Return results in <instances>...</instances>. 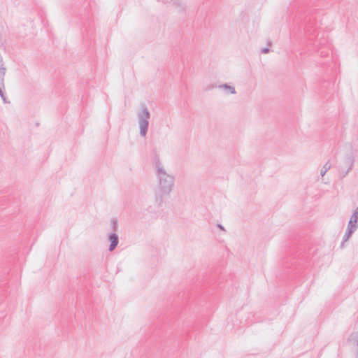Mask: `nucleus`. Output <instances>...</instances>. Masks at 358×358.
I'll use <instances>...</instances> for the list:
<instances>
[{
	"instance_id": "1",
	"label": "nucleus",
	"mask_w": 358,
	"mask_h": 358,
	"mask_svg": "<svg viewBox=\"0 0 358 358\" xmlns=\"http://www.w3.org/2000/svg\"><path fill=\"white\" fill-rule=\"evenodd\" d=\"M154 166L156 170V176L161 192L163 194H169L174 185V177L166 173L157 157L154 159Z\"/></svg>"
},
{
	"instance_id": "2",
	"label": "nucleus",
	"mask_w": 358,
	"mask_h": 358,
	"mask_svg": "<svg viewBox=\"0 0 358 358\" xmlns=\"http://www.w3.org/2000/svg\"><path fill=\"white\" fill-rule=\"evenodd\" d=\"M150 117L148 109L144 106L142 107L141 111L138 114V124L140 129V136L145 137L147 134Z\"/></svg>"
},
{
	"instance_id": "3",
	"label": "nucleus",
	"mask_w": 358,
	"mask_h": 358,
	"mask_svg": "<svg viewBox=\"0 0 358 358\" xmlns=\"http://www.w3.org/2000/svg\"><path fill=\"white\" fill-rule=\"evenodd\" d=\"M108 239L110 241L108 250L112 252L117 247L119 243V238L115 232H113L109 234Z\"/></svg>"
},
{
	"instance_id": "4",
	"label": "nucleus",
	"mask_w": 358,
	"mask_h": 358,
	"mask_svg": "<svg viewBox=\"0 0 358 358\" xmlns=\"http://www.w3.org/2000/svg\"><path fill=\"white\" fill-rule=\"evenodd\" d=\"M348 227L357 230L358 227V206L354 210L352 215L350 216Z\"/></svg>"
},
{
	"instance_id": "5",
	"label": "nucleus",
	"mask_w": 358,
	"mask_h": 358,
	"mask_svg": "<svg viewBox=\"0 0 358 358\" xmlns=\"http://www.w3.org/2000/svg\"><path fill=\"white\" fill-rule=\"evenodd\" d=\"M6 69L3 62V57L0 54V90L4 89V77Z\"/></svg>"
},
{
	"instance_id": "6",
	"label": "nucleus",
	"mask_w": 358,
	"mask_h": 358,
	"mask_svg": "<svg viewBox=\"0 0 358 358\" xmlns=\"http://www.w3.org/2000/svg\"><path fill=\"white\" fill-rule=\"evenodd\" d=\"M356 230L355 229L350 228L349 227H347V229L345 231V234L343 236V240L341 242V247H343L344 243L346 242L352 236V234Z\"/></svg>"
},
{
	"instance_id": "7",
	"label": "nucleus",
	"mask_w": 358,
	"mask_h": 358,
	"mask_svg": "<svg viewBox=\"0 0 358 358\" xmlns=\"http://www.w3.org/2000/svg\"><path fill=\"white\" fill-rule=\"evenodd\" d=\"M355 159L353 156H349L346 159V164H348V168L347 171L343 174V177H345L352 169L354 164Z\"/></svg>"
},
{
	"instance_id": "8",
	"label": "nucleus",
	"mask_w": 358,
	"mask_h": 358,
	"mask_svg": "<svg viewBox=\"0 0 358 358\" xmlns=\"http://www.w3.org/2000/svg\"><path fill=\"white\" fill-rule=\"evenodd\" d=\"M210 87L212 89L219 88V89H221V90L222 89H224V90H235L234 87H231L230 85H229L227 83L222 84V85H217L216 83H214V84L211 85Z\"/></svg>"
},
{
	"instance_id": "9",
	"label": "nucleus",
	"mask_w": 358,
	"mask_h": 358,
	"mask_svg": "<svg viewBox=\"0 0 358 358\" xmlns=\"http://www.w3.org/2000/svg\"><path fill=\"white\" fill-rule=\"evenodd\" d=\"M331 169V164L329 161H328L321 169L320 174L322 176H324L325 173Z\"/></svg>"
},
{
	"instance_id": "10",
	"label": "nucleus",
	"mask_w": 358,
	"mask_h": 358,
	"mask_svg": "<svg viewBox=\"0 0 358 358\" xmlns=\"http://www.w3.org/2000/svg\"><path fill=\"white\" fill-rule=\"evenodd\" d=\"M163 1L164 3H173V5L178 6V7L182 6V3H181L180 0H163Z\"/></svg>"
},
{
	"instance_id": "11",
	"label": "nucleus",
	"mask_w": 358,
	"mask_h": 358,
	"mask_svg": "<svg viewBox=\"0 0 358 358\" xmlns=\"http://www.w3.org/2000/svg\"><path fill=\"white\" fill-rule=\"evenodd\" d=\"M0 96L4 103H9L7 99L6 91H0Z\"/></svg>"
},
{
	"instance_id": "12",
	"label": "nucleus",
	"mask_w": 358,
	"mask_h": 358,
	"mask_svg": "<svg viewBox=\"0 0 358 358\" xmlns=\"http://www.w3.org/2000/svg\"><path fill=\"white\" fill-rule=\"evenodd\" d=\"M112 224H113V229L114 230V231L116 230L117 229V222L116 220H113L112 221Z\"/></svg>"
},
{
	"instance_id": "13",
	"label": "nucleus",
	"mask_w": 358,
	"mask_h": 358,
	"mask_svg": "<svg viewBox=\"0 0 358 358\" xmlns=\"http://www.w3.org/2000/svg\"><path fill=\"white\" fill-rule=\"evenodd\" d=\"M261 52L262 53H268L269 52V48H262L261 50Z\"/></svg>"
},
{
	"instance_id": "14",
	"label": "nucleus",
	"mask_w": 358,
	"mask_h": 358,
	"mask_svg": "<svg viewBox=\"0 0 358 358\" xmlns=\"http://www.w3.org/2000/svg\"><path fill=\"white\" fill-rule=\"evenodd\" d=\"M217 227H218L220 229H222V230L224 231V227H223L222 224H218V225H217Z\"/></svg>"
},
{
	"instance_id": "15",
	"label": "nucleus",
	"mask_w": 358,
	"mask_h": 358,
	"mask_svg": "<svg viewBox=\"0 0 358 358\" xmlns=\"http://www.w3.org/2000/svg\"><path fill=\"white\" fill-rule=\"evenodd\" d=\"M231 94H235L236 91H229Z\"/></svg>"
},
{
	"instance_id": "16",
	"label": "nucleus",
	"mask_w": 358,
	"mask_h": 358,
	"mask_svg": "<svg viewBox=\"0 0 358 358\" xmlns=\"http://www.w3.org/2000/svg\"><path fill=\"white\" fill-rule=\"evenodd\" d=\"M320 54H321V55H323V54H324V55H325L327 53H324L323 51H321Z\"/></svg>"
}]
</instances>
